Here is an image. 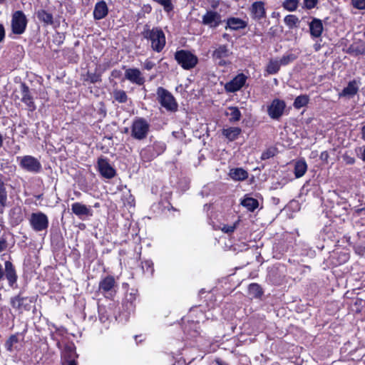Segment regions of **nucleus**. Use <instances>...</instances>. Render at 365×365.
I'll list each match as a JSON object with an SVG mask.
<instances>
[{"label": "nucleus", "mask_w": 365, "mask_h": 365, "mask_svg": "<svg viewBox=\"0 0 365 365\" xmlns=\"http://www.w3.org/2000/svg\"><path fill=\"white\" fill-rule=\"evenodd\" d=\"M142 34L144 38L150 42L151 48L154 51L159 53L163 51L166 40L165 34L161 29L158 27L150 29L146 26Z\"/></svg>", "instance_id": "1"}, {"label": "nucleus", "mask_w": 365, "mask_h": 365, "mask_svg": "<svg viewBox=\"0 0 365 365\" xmlns=\"http://www.w3.org/2000/svg\"><path fill=\"white\" fill-rule=\"evenodd\" d=\"M131 136L138 140L145 139L149 131L150 124L147 120L143 118H135L131 125Z\"/></svg>", "instance_id": "2"}, {"label": "nucleus", "mask_w": 365, "mask_h": 365, "mask_svg": "<svg viewBox=\"0 0 365 365\" xmlns=\"http://www.w3.org/2000/svg\"><path fill=\"white\" fill-rule=\"evenodd\" d=\"M175 59L178 63L185 70H190L194 68L198 62V58L195 55L185 50H180L175 52Z\"/></svg>", "instance_id": "3"}, {"label": "nucleus", "mask_w": 365, "mask_h": 365, "mask_svg": "<svg viewBox=\"0 0 365 365\" xmlns=\"http://www.w3.org/2000/svg\"><path fill=\"white\" fill-rule=\"evenodd\" d=\"M27 19L21 11H16L12 14L11 26L12 33L17 35L24 34L27 26Z\"/></svg>", "instance_id": "4"}, {"label": "nucleus", "mask_w": 365, "mask_h": 365, "mask_svg": "<svg viewBox=\"0 0 365 365\" xmlns=\"http://www.w3.org/2000/svg\"><path fill=\"white\" fill-rule=\"evenodd\" d=\"M159 101L163 107L168 110L174 111L177 110L178 104L173 96L165 88L160 87L157 91Z\"/></svg>", "instance_id": "5"}, {"label": "nucleus", "mask_w": 365, "mask_h": 365, "mask_svg": "<svg viewBox=\"0 0 365 365\" xmlns=\"http://www.w3.org/2000/svg\"><path fill=\"white\" fill-rule=\"evenodd\" d=\"M17 160L20 167L28 172L36 173L41 170V163L31 155L18 157Z\"/></svg>", "instance_id": "6"}, {"label": "nucleus", "mask_w": 365, "mask_h": 365, "mask_svg": "<svg viewBox=\"0 0 365 365\" xmlns=\"http://www.w3.org/2000/svg\"><path fill=\"white\" fill-rule=\"evenodd\" d=\"M29 222L32 229L36 232L46 230L48 227V217L41 212L32 213Z\"/></svg>", "instance_id": "7"}, {"label": "nucleus", "mask_w": 365, "mask_h": 365, "mask_svg": "<svg viewBox=\"0 0 365 365\" xmlns=\"http://www.w3.org/2000/svg\"><path fill=\"white\" fill-rule=\"evenodd\" d=\"M231 54L232 51H230L227 45H218L213 51L212 56L219 66H224L230 63L227 58Z\"/></svg>", "instance_id": "8"}, {"label": "nucleus", "mask_w": 365, "mask_h": 365, "mask_svg": "<svg viewBox=\"0 0 365 365\" xmlns=\"http://www.w3.org/2000/svg\"><path fill=\"white\" fill-rule=\"evenodd\" d=\"M286 108L285 102L282 100L275 98L267 107V113L270 118L279 120L283 115Z\"/></svg>", "instance_id": "9"}, {"label": "nucleus", "mask_w": 365, "mask_h": 365, "mask_svg": "<svg viewBox=\"0 0 365 365\" xmlns=\"http://www.w3.org/2000/svg\"><path fill=\"white\" fill-rule=\"evenodd\" d=\"M222 22V16L220 13L208 10L202 17V24L210 29L218 27Z\"/></svg>", "instance_id": "10"}, {"label": "nucleus", "mask_w": 365, "mask_h": 365, "mask_svg": "<svg viewBox=\"0 0 365 365\" xmlns=\"http://www.w3.org/2000/svg\"><path fill=\"white\" fill-rule=\"evenodd\" d=\"M247 76L243 73L237 75L232 80L226 83L225 89L227 92L234 93L240 90L245 85Z\"/></svg>", "instance_id": "11"}, {"label": "nucleus", "mask_w": 365, "mask_h": 365, "mask_svg": "<svg viewBox=\"0 0 365 365\" xmlns=\"http://www.w3.org/2000/svg\"><path fill=\"white\" fill-rule=\"evenodd\" d=\"M98 167L100 173L106 178L110 179L115 175V169L109 164L106 159L99 158Z\"/></svg>", "instance_id": "12"}, {"label": "nucleus", "mask_w": 365, "mask_h": 365, "mask_svg": "<svg viewBox=\"0 0 365 365\" xmlns=\"http://www.w3.org/2000/svg\"><path fill=\"white\" fill-rule=\"evenodd\" d=\"M125 78L130 82L139 86L145 83V78L138 68H127L125 71Z\"/></svg>", "instance_id": "13"}, {"label": "nucleus", "mask_w": 365, "mask_h": 365, "mask_svg": "<svg viewBox=\"0 0 365 365\" xmlns=\"http://www.w3.org/2000/svg\"><path fill=\"white\" fill-rule=\"evenodd\" d=\"M71 210L74 215L80 218L83 217H91L93 215V210L90 206L81 202H74L71 205Z\"/></svg>", "instance_id": "14"}, {"label": "nucleus", "mask_w": 365, "mask_h": 365, "mask_svg": "<svg viewBox=\"0 0 365 365\" xmlns=\"http://www.w3.org/2000/svg\"><path fill=\"white\" fill-rule=\"evenodd\" d=\"M27 302V297H23L20 295L11 298V304L12 307L19 313H22L24 311L30 309V304Z\"/></svg>", "instance_id": "15"}, {"label": "nucleus", "mask_w": 365, "mask_h": 365, "mask_svg": "<svg viewBox=\"0 0 365 365\" xmlns=\"http://www.w3.org/2000/svg\"><path fill=\"white\" fill-rule=\"evenodd\" d=\"M359 88V82L353 80L351 81H349L347 86L345 87L341 92L339 94V97H348L351 98L354 96H355Z\"/></svg>", "instance_id": "16"}, {"label": "nucleus", "mask_w": 365, "mask_h": 365, "mask_svg": "<svg viewBox=\"0 0 365 365\" xmlns=\"http://www.w3.org/2000/svg\"><path fill=\"white\" fill-rule=\"evenodd\" d=\"M21 92V101L24 102L29 108L30 110H34L36 108L35 104L33 101V98L30 94L29 88L26 83H21L20 86Z\"/></svg>", "instance_id": "17"}, {"label": "nucleus", "mask_w": 365, "mask_h": 365, "mask_svg": "<svg viewBox=\"0 0 365 365\" xmlns=\"http://www.w3.org/2000/svg\"><path fill=\"white\" fill-rule=\"evenodd\" d=\"M108 13V8L105 1H98L94 7L93 18L96 20H101L105 18Z\"/></svg>", "instance_id": "18"}, {"label": "nucleus", "mask_w": 365, "mask_h": 365, "mask_svg": "<svg viewBox=\"0 0 365 365\" xmlns=\"http://www.w3.org/2000/svg\"><path fill=\"white\" fill-rule=\"evenodd\" d=\"M4 275L6 276L10 286H13V284L16 283L17 280V275L15 268L10 261H6L5 262Z\"/></svg>", "instance_id": "19"}, {"label": "nucleus", "mask_w": 365, "mask_h": 365, "mask_svg": "<svg viewBox=\"0 0 365 365\" xmlns=\"http://www.w3.org/2000/svg\"><path fill=\"white\" fill-rule=\"evenodd\" d=\"M247 25V22L242 19L236 17H231L227 19V26L225 29L236 31L245 29Z\"/></svg>", "instance_id": "20"}, {"label": "nucleus", "mask_w": 365, "mask_h": 365, "mask_svg": "<svg viewBox=\"0 0 365 365\" xmlns=\"http://www.w3.org/2000/svg\"><path fill=\"white\" fill-rule=\"evenodd\" d=\"M310 34L314 38L321 36L323 31V24L320 19H314L309 23Z\"/></svg>", "instance_id": "21"}, {"label": "nucleus", "mask_w": 365, "mask_h": 365, "mask_svg": "<svg viewBox=\"0 0 365 365\" xmlns=\"http://www.w3.org/2000/svg\"><path fill=\"white\" fill-rule=\"evenodd\" d=\"M252 13L255 19H260L265 16L264 4L262 1H256L252 5Z\"/></svg>", "instance_id": "22"}, {"label": "nucleus", "mask_w": 365, "mask_h": 365, "mask_svg": "<svg viewBox=\"0 0 365 365\" xmlns=\"http://www.w3.org/2000/svg\"><path fill=\"white\" fill-rule=\"evenodd\" d=\"M115 279L112 276H108L103 279L99 283V290L102 292L110 291L115 286Z\"/></svg>", "instance_id": "23"}, {"label": "nucleus", "mask_w": 365, "mask_h": 365, "mask_svg": "<svg viewBox=\"0 0 365 365\" xmlns=\"http://www.w3.org/2000/svg\"><path fill=\"white\" fill-rule=\"evenodd\" d=\"M241 132V128L238 127H229L222 130V135L230 141H233L237 138Z\"/></svg>", "instance_id": "24"}, {"label": "nucleus", "mask_w": 365, "mask_h": 365, "mask_svg": "<svg viewBox=\"0 0 365 365\" xmlns=\"http://www.w3.org/2000/svg\"><path fill=\"white\" fill-rule=\"evenodd\" d=\"M225 115L229 116V121L230 123H235L240 120L242 114L237 107L230 106L228 107Z\"/></svg>", "instance_id": "25"}, {"label": "nucleus", "mask_w": 365, "mask_h": 365, "mask_svg": "<svg viewBox=\"0 0 365 365\" xmlns=\"http://www.w3.org/2000/svg\"><path fill=\"white\" fill-rule=\"evenodd\" d=\"M229 175L235 180H244L248 177L247 172L240 168L231 169Z\"/></svg>", "instance_id": "26"}, {"label": "nucleus", "mask_w": 365, "mask_h": 365, "mask_svg": "<svg viewBox=\"0 0 365 365\" xmlns=\"http://www.w3.org/2000/svg\"><path fill=\"white\" fill-rule=\"evenodd\" d=\"M37 18L39 21L43 22L46 25H51L53 23V15L46 10H39L36 14Z\"/></svg>", "instance_id": "27"}, {"label": "nucleus", "mask_w": 365, "mask_h": 365, "mask_svg": "<svg viewBox=\"0 0 365 365\" xmlns=\"http://www.w3.org/2000/svg\"><path fill=\"white\" fill-rule=\"evenodd\" d=\"M307 170V165L304 160H299L295 163L294 175L297 178L302 177Z\"/></svg>", "instance_id": "28"}, {"label": "nucleus", "mask_w": 365, "mask_h": 365, "mask_svg": "<svg viewBox=\"0 0 365 365\" xmlns=\"http://www.w3.org/2000/svg\"><path fill=\"white\" fill-rule=\"evenodd\" d=\"M241 205L249 211H254L258 207L259 203L256 199L246 197L242 200Z\"/></svg>", "instance_id": "29"}, {"label": "nucleus", "mask_w": 365, "mask_h": 365, "mask_svg": "<svg viewBox=\"0 0 365 365\" xmlns=\"http://www.w3.org/2000/svg\"><path fill=\"white\" fill-rule=\"evenodd\" d=\"M280 67L279 61L271 59L266 67V72L269 75L276 74L279 71Z\"/></svg>", "instance_id": "30"}, {"label": "nucleus", "mask_w": 365, "mask_h": 365, "mask_svg": "<svg viewBox=\"0 0 365 365\" xmlns=\"http://www.w3.org/2000/svg\"><path fill=\"white\" fill-rule=\"evenodd\" d=\"M284 22L289 29L297 27L300 23L299 18L293 14L287 15L284 19Z\"/></svg>", "instance_id": "31"}, {"label": "nucleus", "mask_w": 365, "mask_h": 365, "mask_svg": "<svg viewBox=\"0 0 365 365\" xmlns=\"http://www.w3.org/2000/svg\"><path fill=\"white\" fill-rule=\"evenodd\" d=\"M7 191L6 185L2 180L0 179V206L4 208L7 204Z\"/></svg>", "instance_id": "32"}, {"label": "nucleus", "mask_w": 365, "mask_h": 365, "mask_svg": "<svg viewBox=\"0 0 365 365\" xmlns=\"http://www.w3.org/2000/svg\"><path fill=\"white\" fill-rule=\"evenodd\" d=\"M114 99L118 103H125L128 100L126 93L123 90L115 89L113 92Z\"/></svg>", "instance_id": "33"}, {"label": "nucleus", "mask_w": 365, "mask_h": 365, "mask_svg": "<svg viewBox=\"0 0 365 365\" xmlns=\"http://www.w3.org/2000/svg\"><path fill=\"white\" fill-rule=\"evenodd\" d=\"M309 103V97L306 95H302L297 96L294 101V107L295 108L299 109Z\"/></svg>", "instance_id": "34"}, {"label": "nucleus", "mask_w": 365, "mask_h": 365, "mask_svg": "<svg viewBox=\"0 0 365 365\" xmlns=\"http://www.w3.org/2000/svg\"><path fill=\"white\" fill-rule=\"evenodd\" d=\"M19 342L17 334H13L7 339L5 346L7 351L11 352L14 351V346Z\"/></svg>", "instance_id": "35"}, {"label": "nucleus", "mask_w": 365, "mask_h": 365, "mask_svg": "<svg viewBox=\"0 0 365 365\" xmlns=\"http://www.w3.org/2000/svg\"><path fill=\"white\" fill-rule=\"evenodd\" d=\"M298 4V0H285L282 5L284 9L289 11H294L297 9Z\"/></svg>", "instance_id": "36"}, {"label": "nucleus", "mask_w": 365, "mask_h": 365, "mask_svg": "<svg viewBox=\"0 0 365 365\" xmlns=\"http://www.w3.org/2000/svg\"><path fill=\"white\" fill-rule=\"evenodd\" d=\"M297 58V56L294 53L284 54L279 60L281 66H286L293 62Z\"/></svg>", "instance_id": "37"}, {"label": "nucleus", "mask_w": 365, "mask_h": 365, "mask_svg": "<svg viewBox=\"0 0 365 365\" xmlns=\"http://www.w3.org/2000/svg\"><path fill=\"white\" fill-rule=\"evenodd\" d=\"M63 356L67 358L68 360L73 359L76 356L74 346L73 345H67L64 349Z\"/></svg>", "instance_id": "38"}, {"label": "nucleus", "mask_w": 365, "mask_h": 365, "mask_svg": "<svg viewBox=\"0 0 365 365\" xmlns=\"http://www.w3.org/2000/svg\"><path fill=\"white\" fill-rule=\"evenodd\" d=\"M239 222L240 220H238L237 221H236L235 222H234L232 225H223L221 227H220V230L225 232V233H227V234H231L232 233L235 229L237 228V226L239 224Z\"/></svg>", "instance_id": "39"}, {"label": "nucleus", "mask_w": 365, "mask_h": 365, "mask_svg": "<svg viewBox=\"0 0 365 365\" xmlns=\"http://www.w3.org/2000/svg\"><path fill=\"white\" fill-rule=\"evenodd\" d=\"M250 293H254L256 296H260L262 294L260 287L257 284H252L249 287Z\"/></svg>", "instance_id": "40"}, {"label": "nucleus", "mask_w": 365, "mask_h": 365, "mask_svg": "<svg viewBox=\"0 0 365 365\" xmlns=\"http://www.w3.org/2000/svg\"><path fill=\"white\" fill-rule=\"evenodd\" d=\"M354 7L358 9H365V0H351Z\"/></svg>", "instance_id": "41"}, {"label": "nucleus", "mask_w": 365, "mask_h": 365, "mask_svg": "<svg viewBox=\"0 0 365 365\" xmlns=\"http://www.w3.org/2000/svg\"><path fill=\"white\" fill-rule=\"evenodd\" d=\"M343 160L347 165H353L355 163V158L347 153L344 154Z\"/></svg>", "instance_id": "42"}, {"label": "nucleus", "mask_w": 365, "mask_h": 365, "mask_svg": "<svg viewBox=\"0 0 365 365\" xmlns=\"http://www.w3.org/2000/svg\"><path fill=\"white\" fill-rule=\"evenodd\" d=\"M105 309L103 307L98 308L99 319L101 322L105 323L108 319V317L104 314Z\"/></svg>", "instance_id": "43"}, {"label": "nucleus", "mask_w": 365, "mask_h": 365, "mask_svg": "<svg viewBox=\"0 0 365 365\" xmlns=\"http://www.w3.org/2000/svg\"><path fill=\"white\" fill-rule=\"evenodd\" d=\"M304 4L306 8L311 9L315 7L317 4V0H304Z\"/></svg>", "instance_id": "44"}, {"label": "nucleus", "mask_w": 365, "mask_h": 365, "mask_svg": "<svg viewBox=\"0 0 365 365\" xmlns=\"http://www.w3.org/2000/svg\"><path fill=\"white\" fill-rule=\"evenodd\" d=\"M274 155V152L271 150H268L264 153H262L261 158L262 160H267Z\"/></svg>", "instance_id": "45"}, {"label": "nucleus", "mask_w": 365, "mask_h": 365, "mask_svg": "<svg viewBox=\"0 0 365 365\" xmlns=\"http://www.w3.org/2000/svg\"><path fill=\"white\" fill-rule=\"evenodd\" d=\"M155 66V63L149 60H146L144 63V68L145 69L150 71Z\"/></svg>", "instance_id": "46"}, {"label": "nucleus", "mask_w": 365, "mask_h": 365, "mask_svg": "<svg viewBox=\"0 0 365 365\" xmlns=\"http://www.w3.org/2000/svg\"><path fill=\"white\" fill-rule=\"evenodd\" d=\"M5 29L3 24H0V43L2 42L5 38Z\"/></svg>", "instance_id": "47"}, {"label": "nucleus", "mask_w": 365, "mask_h": 365, "mask_svg": "<svg viewBox=\"0 0 365 365\" xmlns=\"http://www.w3.org/2000/svg\"><path fill=\"white\" fill-rule=\"evenodd\" d=\"M6 247V242L4 239H0V252Z\"/></svg>", "instance_id": "48"}, {"label": "nucleus", "mask_w": 365, "mask_h": 365, "mask_svg": "<svg viewBox=\"0 0 365 365\" xmlns=\"http://www.w3.org/2000/svg\"><path fill=\"white\" fill-rule=\"evenodd\" d=\"M98 81V76H96V75H93L91 78V81L92 83H95V82H97Z\"/></svg>", "instance_id": "49"}, {"label": "nucleus", "mask_w": 365, "mask_h": 365, "mask_svg": "<svg viewBox=\"0 0 365 365\" xmlns=\"http://www.w3.org/2000/svg\"><path fill=\"white\" fill-rule=\"evenodd\" d=\"M361 138L365 140V125L361 128Z\"/></svg>", "instance_id": "50"}, {"label": "nucleus", "mask_w": 365, "mask_h": 365, "mask_svg": "<svg viewBox=\"0 0 365 365\" xmlns=\"http://www.w3.org/2000/svg\"><path fill=\"white\" fill-rule=\"evenodd\" d=\"M68 365H77L76 361L73 359H69L67 361Z\"/></svg>", "instance_id": "51"}, {"label": "nucleus", "mask_w": 365, "mask_h": 365, "mask_svg": "<svg viewBox=\"0 0 365 365\" xmlns=\"http://www.w3.org/2000/svg\"><path fill=\"white\" fill-rule=\"evenodd\" d=\"M4 272L3 271L1 264H0V279H1L4 277Z\"/></svg>", "instance_id": "52"}, {"label": "nucleus", "mask_w": 365, "mask_h": 365, "mask_svg": "<svg viewBox=\"0 0 365 365\" xmlns=\"http://www.w3.org/2000/svg\"><path fill=\"white\" fill-rule=\"evenodd\" d=\"M3 141H4L3 136H2V135L0 133V148H1V146L3 145Z\"/></svg>", "instance_id": "53"}, {"label": "nucleus", "mask_w": 365, "mask_h": 365, "mask_svg": "<svg viewBox=\"0 0 365 365\" xmlns=\"http://www.w3.org/2000/svg\"><path fill=\"white\" fill-rule=\"evenodd\" d=\"M145 264L147 265L148 267H150L151 263L150 262H145Z\"/></svg>", "instance_id": "54"}, {"label": "nucleus", "mask_w": 365, "mask_h": 365, "mask_svg": "<svg viewBox=\"0 0 365 365\" xmlns=\"http://www.w3.org/2000/svg\"><path fill=\"white\" fill-rule=\"evenodd\" d=\"M362 159L364 160H365V148H364V153H363V157H362Z\"/></svg>", "instance_id": "55"}, {"label": "nucleus", "mask_w": 365, "mask_h": 365, "mask_svg": "<svg viewBox=\"0 0 365 365\" xmlns=\"http://www.w3.org/2000/svg\"><path fill=\"white\" fill-rule=\"evenodd\" d=\"M5 0H0V4H2L4 2Z\"/></svg>", "instance_id": "56"}]
</instances>
